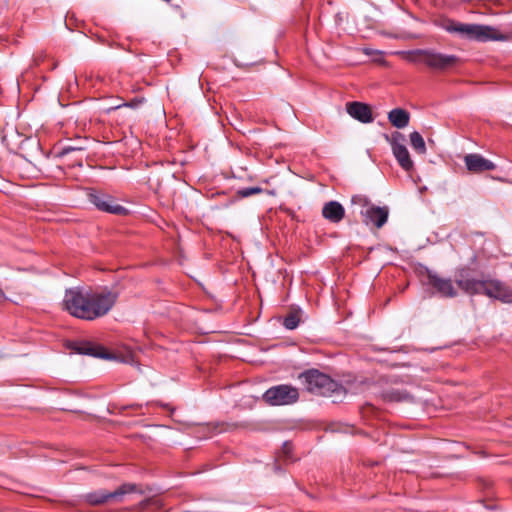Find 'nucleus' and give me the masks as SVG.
<instances>
[{
    "mask_svg": "<svg viewBox=\"0 0 512 512\" xmlns=\"http://www.w3.org/2000/svg\"><path fill=\"white\" fill-rule=\"evenodd\" d=\"M117 298L118 294L108 288L92 290L75 287L65 291L63 307L71 316L91 321L105 316Z\"/></svg>",
    "mask_w": 512,
    "mask_h": 512,
    "instance_id": "f257e3e1",
    "label": "nucleus"
},
{
    "mask_svg": "<svg viewBox=\"0 0 512 512\" xmlns=\"http://www.w3.org/2000/svg\"><path fill=\"white\" fill-rule=\"evenodd\" d=\"M474 270L463 266L455 270L454 278L461 291L469 295L485 294L504 303H512V290L498 280L475 278Z\"/></svg>",
    "mask_w": 512,
    "mask_h": 512,
    "instance_id": "f03ea898",
    "label": "nucleus"
},
{
    "mask_svg": "<svg viewBox=\"0 0 512 512\" xmlns=\"http://www.w3.org/2000/svg\"><path fill=\"white\" fill-rule=\"evenodd\" d=\"M299 378L305 389L315 395L330 397L345 393L344 388L338 382L316 369L303 372Z\"/></svg>",
    "mask_w": 512,
    "mask_h": 512,
    "instance_id": "7ed1b4c3",
    "label": "nucleus"
},
{
    "mask_svg": "<svg viewBox=\"0 0 512 512\" xmlns=\"http://www.w3.org/2000/svg\"><path fill=\"white\" fill-rule=\"evenodd\" d=\"M448 31L480 42L499 39L498 31L486 25L453 23L448 27Z\"/></svg>",
    "mask_w": 512,
    "mask_h": 512,
    "instance_id": "20e7f679",
    "label": "nucleus"
},
{
    "mask_svg": "<svg viewBox=\"0 0 512 512\" xmlns=\"http://www.w3.org/2000/svg\"><path fill=\"white\" fill-rule=\"evenodd\" d=\"M416 54L421 63L434 70L444 71L459 64L460 59L455 55L436 52L435 50H417Z\"/></svg>",
    "mask_w": 512,
    "mask_h": 512,
    "instance_id": "39448f33",
    "label": "nucleus"
},
{
    "mask_svg": "<svg viewBox=\"0 0 512 512\" xmlns=\"http://www.w3.org/2000/svg\"><path fill=\"white\" fill-rule=\"evenodd\" d=\"M263 399L272 406L290 405L298 401L299 391L291 385H276L263 394Z\"/></svg>",
    "mask_w": 512,
    "mask_h": 512,
    "instance_id": "423d86ee",
    "label": "nucleus"
},
{
    "mask_svg": "<svg viewBox=\"0 0 512 512\" xmlns=\"http://www.w3.org/2000/svg\"><path fill=\"white\" fill-rule=\"evenodd\" d=\"M87 197L90 203H92L98 210L121 215L126 212V209L118 204L115 198L103 191L96 189H89Z\"/></svg>",
    "mask_w": 512,
    "mask_h": 512,
    "instance_id": "0eeeda50",
    "label": "nucleus"
},
{
    "mask_svg": "<svg viewBox=\"0 0 512 512\" xmlns=\"http://www.w3.org/2000/svg\"><path fill=\"white\" fill-rule=\"evenodd\" d=\"M387 141L391 145V149L398 164L405 171H411L414 163L410 157V153L405 146V136L400 132H394L391 136H386Z\"/></svg>",
    "mask_w": 512,
    "mask_h": 512,
    "instance_id": "6e6552de",
    "label": "nucleus"
},
{
    "mask_svg": "<svg viewBox=\"0 0 512 512\" xmlns=\"http://www.w3.org/2000/svg\"><path fill=\"white\" fill-rule=\"evenodd\" d=\"M428 285L441 297L454 298L458 295L459 288L456 281L451 278L443 277L437 272L427 270Z\"/></svg>",
    "mask_w": 512,
    "mask_h": 512,
    "instance_id": "1a4fd4ad",
    "label": "nucleus"
},
{
    "mask_svg": "<svg viewBox=\"0 0 512 512\" xmlns=\"http://www.w3.org/2000/svg\"><path fill=\"white\" fill-rule=\"evenodd\" d=\"M362 221L365 225H372L377 229L382 228L389 216V208L387 206H376L372 204L365 210H360Z\"/></svg>",
    "mask_w": 512,
    "mask_h": 512,
    "instance_id": "9d476101",
    "label": "nucleus"
},
{
    "mask_svg": "<svg viewBox=\"0 0 512 512\" xmlns=\"http://www.w3.org/2000/svg\"><path fill=\"white\" fill-rule=\"evenodd\" d=\"M127 485H123L114 492H106L104 490L96 491L87 494L86 500L92 505H99L109 501H119L123 495L128 493Z\"/></svg>",
    "mask_w": 512,
    "mask_h": 512,
    "instance_id": "9b49d317",
    "label": "nucleus"
},
{
    "mask_svg": "<svg viewBox=\"0 0 512 512\" xmlns=\"http://www.w3.org/2000/svg\"><path fill=\"white\" fill-rule=\"evenodd\" d=\"M464 162L467 170L475 174L491 171L496 168V165L492 161L477 153L467 154L464 157Z\"/></svg>",
    "mask_w": 512,
    "mask_h": 512,
    "instance_id": "f8f14e48",
    "label": "nucleus"
},
{
    "mask_svg": "<svg viewBox=\"0 0 512 512\" xmlns=\"http://www.w3.org/2000/svg\"><path fill=\"white\" fill-rule=\"evenodd\" d=\"M347 113L362 123H371L374 120L371 107L362 102H349L346 104Z\"/></svg>",
    "mask_w": 512,
    "mask_h": 512,
    "instance_id": "ddd939ff",
    "label": "nucleus"
},
{
    "mask_svg": "<svg viewBox=\"0 0 512 512\" xmlns=\"http://www.w3.org/2000/svg\"><path fill=\"white\" fill-rule=\"evenodd\" d=\"M322 216L331 223H339L345 217V209L338 201H329L322 208Z\"/></svg>",
    "mask_w": 512,
    "mask_h": 512,
    "instance_id": "4468645a",
    "label": "nucleus"
},
{
    "mask_svg": "<svg viewBox=\"0 0 512 512\" xmlns=\"http://www.w3.org/2000/svg\"><path fill=\"white\" fill-rule=\"evenodd\" d=\"M75 350L79 354L93 356L96 358L108 359L110 357L102 346L91 342H81L77 344Z\"/></svg>",
    "mask_w": 512,
    "mask_h": 512,
    "instance_id": "2eb2a0df",
    "label": "nucleus"
},
{
    "mask_svg": "<svg viewBox=\"0 0 512 512\" xmlns=\"http://www.w3.org/2000/svg\"><path fill=\"white\" fill-rule=\"evenodd\" d=\"M388 120L395 128L403 129L409 124L410 114L405 109L395 108L388 113Z\"/></svg>",
    "mask_w": 512,
    "mask_h": 512,
    "instance_id": "dca6fc26",
    "label": "nucleus"
},
{
    "mask_svg": "<svg viewBox=\"0 0 512 512\" xmlns=\"http://www.w3.org/2000/svg\"><path fill=\"white\" fill-rule=\"evenodd\" d=\"M410 143L416 152L420 154L426 153L425 141L419 132L414 131L410 134Z\"/></svg>",
    "mask_w": 512,
    "mask_h": 512,
    "instance_id": "f3484780",
    "label": "nucleus"
},
{
    "mask_svg": "<svg viewBox=\"0 0 512 512\" xmlns=\"http://www.w3.org/2000/svg\"><path fill=\"white\" fill-rule=\"evenodd\" d=\"M351 202L353 205L358 206L360 210H365L369 206H372V203L368 199V197L364 195H354L351 198Z\"/></svg>",
    "mask_w": 512,
    "mask_h": 512,
    "instance_id": "a211bd4d",
    "label": "nucleus"
},
{
    "mask_svg": "<svg viewBox=\"0 0 512 512\" xmlns=\"http://www.w3.org/2000/svg\"><path fill=\"white\" fill-rule=\"evenodd\" d=\"M299 322H300V318H299L298 314L292 312L284 318L283 325L285 328H287L289 330H293L299 325Z\"/></svg>",
    "mask_w": 512,
    "mask_h": 512,
    "instance_id": "6ab92c4d",
    "label": "nucleus"
},
{
    "mask_svg": "<svg viewBox=\"0 0 512 512\" xmlns=\"http://www.w3.org/2000/svg\"><path fill=\"white\" fill-rule=\"evenodd\" d=\"M263 192L261 187H246L237 191V195L241 198H247L252 195H257Z\"/></svg>",
    "mask_w": 512,
    "mask_h": 512,
    "instance_id": "aec40b11",
    "label": "nucleus"
},
{
    "mask_svg": "<svg viewBox=\"0 0 512 512\" xmlns=\"http://www.w3.org/2000/svg\"><path fill=\"white\" fill-rule=\"evenodd\" d=\"M388 397L393 401H405L410 399V395L400 390H392L388 393Z\"/></svg>",
    "mask_w": 512,
    "mask_h": 512,
    "instance_id": "412c9836",
    "label": "nucleus"
},
{
    "mask_svg": "<svg viewBox=\"0 0 512 512\" xmlns=\"http://www.w3.org/2000/svg\"><path fill=\"white\" fill-rule=\"evenodd\" d=\"M82 148L81 147H76V146H65L63 147L62 151H61V155H66L70 152H73V151H81Z\"/></svg>",
    "mask_w": 512,
    "mask_h": 512,
    "instance_id": "4be33fe9",
    "label": "nucleus"
},
{
    "mask_svg": "<svg viewBox=\"0 0 512 512\" xmlns=\"http://www.w3.org/2000/svg\"><path fill=\"white\" fill-rule=\"evenodd\" d=\"M45 58V54L43 52H39L37 53L34 57H33V65L34 66H38L42 61L43 59Z\"/></svg>",
    "mask_w": 512,
    "mask_h": 512,
    "instance_id": "5701e85b",
    "label": "nucleus"
},
{
    "mask_svg": "<svg viewBox=\"0 0 512 512\" xmlns=\"http://www.w3.org/2000/svg\"><path fill=\"white\" fill-rule=\"evenodd\" d=\"M7 300H9V301H12V302L16 303V301H14V300H12V299L8 298V297L6 296V294H5L4 290L0 287V301H7Z\"/></svg>",
    "mask_w": 512,
    "mask_h": 512,
    "instance_id": "b1692460",
    "label": "nucleus"
},
{
    "mask_svg": "<svg viewBox=\"0 0 512 512\" xmlns=\"http://www.w3.org/2000/svg\"><path fill=\"white\" fill-rule=\"evenodd\" d=\"M291 449V445L289 443H284L283 445V450H284V453L288 454V452L290 451Z\"/></svg>",
    "mask_w": 512,
    "mask_h": 512,
    "instance_id": "393cba45",
    "label": "nucleus"
}]
</instances>
